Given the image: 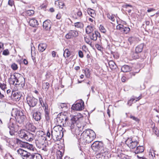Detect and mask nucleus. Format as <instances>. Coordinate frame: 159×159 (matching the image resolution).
I'll use <instances>...</instances> for the list:
<instances>
[{"mask_svg":"<svg viewBox=\"0 0 159 159\" xmlns=\"http://www.w3.org/2000/svg\"><path fill=\"white\" fill-rule=\"evenodd\" d=\"M49 84L48 83H44L43 84L42 88L43 89H44L46 90H47L49 88Z\"/></svg>","mask_w":159,"mask_h":159,"instance_id":"e433bc0d","label":"nucleus"},{"mask_svg":"<svg viewBox=\"0 0 159 159\" xmlns=\"http://www.w3.org/2000/svg\"><path fill=\"white\" fill-rule=\"evenodd\" d=\"M11 68L13 70H15L17 69L18 66L17 64L13 63L11 65Z\"/></svg>","mask_w":159,"mask_h":159,"instance_id":"49530a36","label":"nucleus"},{"mask_svg":"<svg viewBox=\"0 0 159 159\" xmlns=\"http://www.w3.org/2000/svg\"><path fill=\"white\" fill-rule=\"evenodd\" d=\"M89 36L92 40L95 41L97 39V38L100 37V35L98 31H95L89 34Z\"/></svg>","mask_w":159,"mask_h":159,"instance_id":"ddd939ff","label":"nucleus"},{"mask_svg":"<svg viewBox=\"0 0 159 159\" xmlns=\"http://www.w3.org/2000/svg\"><path fill=\"white\" fill-rule=\"evenodd\" d=\"M77 14V16L79 17L82 16V13L80 11H78Z\"/></svg>","mask_w":159,"mask_h":159,"instance_id":"13d9d810","label":"nucleus"},{"mask_svg":"<svg viewBox=\"0 0 159 159\" xmlns=\"http://www.w3.org/2000/svg\"><path fill=\"white\" fill-rule=\"evenodd\" d=\"M84 103L82 100H80L75 104L73 105L71 109L73 110L80 111L84 109Z\"/></svg>","mask_w":159,"mask_h":159,"instance_id":"6e6552de","label":"nucleus"},{"mask_svg":"<svg viewBox=\"0 0 159 159\" xmlns=\"http://www.w3.org/2000/svg\"><path fill=\"white\" fill-rule=\"evenodd\" d=\"M140 70H139L138 71H134V72H133L130 73V74L131 77L132 76H135L136 74L138 73L139 72V71H140Z\"/></svg>","mask_w":159,"mask_h":159,"instance_id":"603ef678","label":"nucleus"},{"mask_svg":"<svg viewBox=\"0 0 159 159\" xmlns=\"http://www.w3.org/2000/svg\"><path fill=\"white\" fill-rule=\"evenodd\" d=\"M47 48V44L45 43H41L38 46V49L40 52H43Z\"/></svg>","mask_w":159,"mask_h":159,"instance_id":"5701e85b","label":"nucleus"},{"mask_svg":"<svg viewBox=\"0 0 159 159\" xmlns=\"http://www.w3.org/2000/svg\"><path fill=\"white\" fill-rule=\"evenodd\" d=\"M64 5V3L62 2H59V8H62Z\"/></svg>","mask_w":159,"mask_h":159,"instance_id":"6e6d98bb","label":"nucleus"},{"mask_svg":"<svg viewBox=\"0 0 159 159\" xmlns=\"http://www.w3.org/2000/svg\"><path fill=\"white\" fill-rule=\"evenodd\" d=\"M155 151L153 149H151L149 153V157L151 159H153V157L155 156Z\"/></svg>","mask_w":159,"mask_h":159,"instance_id":"72a5a7b5","label":"nucleus"},{"mask_svg":"<svg viewBox=\"0 0 159 159\" xmlns=\"http://www.w3.org/2000/svg\"><path fill=\"white\" fill-rule=\"evenodd\" d=\"M99 142L98 141L94 142L91 145V148L94 151H97L100 148Z\"/></svg>","mask_w":159,"mask_h":159,"instance_id":"f3484780","label":"nucleus"},{"mask_svg":"<svg viewBox=\"0 0 159 159\" xmlns=\"http://www.w3.org/2000/svg\"><path fill=\"white\" fill-rule=\"evenodd\" d=\"M139 52H135L133 53L132 55V57H134V59H137L139 58V56L138 55Z\"/></svg>","mask_w":159,"mask_h":159,"instance_id":"09e8293b","label":"nucleus"},{"mask_svg":"<svg viewBox=\"0 0 159 159\" xmlns=\"http://www.w3.org/2000/svg\"><path fill=\"white\" fill-rule=\"evenodd\" d=\"M107 17L112 21H114L115 20V18L114 16L108 13L107 14Z\"/></svg>","mask_w":159,"mask_h":159,"instance_id":"79ce46f5","label":"nucleus"},{"mask_svg":"<svg viewBox=\"0 0 159 159\" xmlns=\"http://www.w3.org/2000/svg\"><path fill=\"white\" fill-rule=\"evenodd\" d=\"M135 40V38L133 37H129L128 39V41L130 42L131 44L134 42Z\"/></svg>","mask_w":159,"mask_h":159,"instance_id":"c03bdc74","label":"nucleus"},{"mask_svg":"<svg viewBox=\"0 0 159 159\" xmlns=\"http://www.w3.org/2000/svg\"><path fill=\"white\" fill-rule=\"evenodd\" d=\"M23 62H24V63L25 64V65H27L28 63V61H27V60L25 59H24V60H23Z\"/></svg>","mask_w":159,"mask_h":159,"instance_id":"774afa93","label":"nucleus"},{"mask_svg":"<svg viewBox=\"0 0 159 159\" xmlns=\"http://www.w3.org/2000/svg\"><path fill=\"white\" fill-rule=\"evenodd\" d=\"M51 25L49 20H46L43 22V26L46 30H48L51 28Z\"/></svg>","mask_w":159,"mask_h":159,"instance_id":"412c9836","label":"nucleus"},{"mask_svg":"<svg viewBox=\"0 0 159 159\" xmlns=\"http://www.w3.org/2000/svg\"><path fill=\"white\" fill-rule=\"evenodd\" d=\"M34 135L33 134L30 132H26V134L25 137V139L27 141H31L34 139Z\"/></svg>","mask_w":159,"mask_h":159,"instance_id":"dca6fc26","label":"nucleus"},{"mask_svg":"<svg viewBox=\"0 0 159 159\" xmlns=\"http://www.w3.org/2000/svg\"><path fill=\"white\" fill-rule=\"evenodd\" d=\"M9 129V133L11 135H14L15 133L17 132L18 126L15 124L10 121L7 125Z\"/></svg>","mask_w":159,"mask_h":159,"instance_id":"423d86ee","label":"nucleus"},{"mask_svg":"<svg viewBox=\"0 0 159 159\" xmlns=\"http://www.w3.org/2000/svg\"><path fill=\"white\" fill-rule=\"evenodd\" d=\"M59 107H60L61 108H63L66 107V105L65 103H59L58 104Z\"/></svg>","mask_w":159,"mask_h":159,"instance_id":"8fccbe9b","label":"nucleus"},{"mask_svg":"<svg viewBox=\"0 0 159 159\" xmlns=\"http://www.w3.org/2000/svg\"><path fill=\"white\" fill-rule=\"evenodd\" d=\"M0 88L3 91L4 93H5V90L7 89L6 85L4 83L0 82Z\"/></svg>","mask_w":159,"mask_h":159,"instance_id":"c9c22d12","label":"nucleus"},{"mask_svg":"<svg viewBox=\"0 0 159 159\" xmlns=\"http://www.w3.org/2000/svg\"><path fill=\"white\" fill-rule=\"evenodd\" d=\"M27 102L30 107H35L38 102V100L32 96H28L26 98Z\"/></svg>","mask_w":159,"mask_h":159,"instance_id":"1a4fd4ad","label":"nucleus"},{"mask_svg":"<svg viewBox=\"0 0 159 159\" xmlns=\"http://www.w3.org/2000/svg\"><path fill=\"white\" fill-rule=\"evenodd\" d=\"M39 102L43 107H44L45 109H48V106L47 104L44 102L42 98H39Z\"/></svg>","mask_w":159,"mask_h":159,"instance_id":"c756f323","label":"nucleus"},{"mask_svg":"<svg viewBox=\"0 0 159 159\" xmlns=\"http://www.w3.org/2000/svg\"><path fill=\"white\" fill-rule=\"evenodd\" d=\"M87 12L88 14L92 17L94 18L96 16V13L95 11L93 9H88Z\"/></svg>","mask_w":159,"mask_h":159,"instance_id":"cd10ccee","label":"nucleus"},{"mask_svg":"<svg viewBox=\"0 0 159 159\" xmlns=\"http://www.w3.org/2000/svg\"><path fill=\"white\" fill-rule=\"evenodd\" d=\"M9 52L8 50L7 49L4 50L2 52V54L5 56H7L9 55Z\"/></svg>","mask_w":159,"mask_h":159,"instance_id":"de8ad7c7","label":"nucleus"},{"mask_svg":"<svg viewBox=\"0 0 159 159\" xmlns=\"http://www.w3.org/2000/svg\"><path fill=\"white\" fill-rule=\"evenodd\" d=\"M16 143L17 144H19L21 143V141H20V140H19L18 139H16Z\"/></svg>","mask_w":159,"mask_h":159,"instance_id":"bf43d9fd","label":"nucleus"},{"mask_svg":"<svg viewBox=\"0 0 159 159\" xmlns=\"http://www.w3.org/2000/svg\"><path fill=\"white\" fill-rule=\"evenodd\" d=\"M141 98V96H139L138 97H133V98H131L128 101L127 104L129 106H131L134 100H135V101L137 102Z\"/></svg>","mask_w":159,"mask_h":159,"instance_id":"4be33fe9","label":"nucleus"},{"mask_svg":"<svg viewBox=\"0 0 159 159\" xmlns=\"http://www.w3.org/2000/svg\"><path fill=\"white\" fill-rule=\"evenodd\" d=\"M17 152L18 154L23 157V159H28L29 157L32 155L30 153L20 148L17 150Z\"/></svg>","mask_w":159,"mask_h":159,"instance_id":"9b49d317","label":"nucleus"},{"mask_svg":"<svg viewBox=\"0 0 159 159\" xmlns=\"http://www.w3.org/2000/svg\"><path fill=\"white\" fill-rule=\"evenodd\" d=\"M8 3L9 5L12 6L13 4V2L11 0H9L8 2Z\"/></svg>","mask_w":159,"mask_h":159,"instance_id":"4d7b16f0","label":"nucleus"},{"mask_svg":"<svg viewBox=\"0 0 159 159\" xmlns=\"http://www.w3.org/2000/svg\"><path fill=\"white\" fill-rule=\"evenodd\" d=\"M44 133L42 131L37 132V134H38V139L36 141V143L38 144V147H39L42 150L44 151H47L48 149L46 148V143H45L46 139Z\"/></svg>","mask_w":159,"mask_h":159,"instance_id":"f03ea898","label":"nucleus"},{"mask_svg":"<svg viewBox=\"0 0 159 159\" xmlns=\"http://www.w3.org/2000/svg\"><path fill=\"white\" fill-rule=\"evenodd\" d=\"M84 73L85 74V76L88 78H89L90 77V71L89 69H87L85 70L84 71Z\"/></svg>","mask_w":159,"mask_h":159,"instance_id":"58836bf2","label":"nucleus"},{"mask_svg":"<svg viewBox=\"0 0 159 159\" xmlns=\"http://www.w3.org/2000/svg\"><path fill=\"white\" fill-rule=\"evenodd\" d=\"M79 56L81 58H83L84 57L83 53L82 51L80 50L78 52Z\"/></svg>","mask_w":159,"mask_h":159,"instance_id":"5fc2aeb1","label":"nucleus"},{"mask_svg":"<svg viewBox=\"0 0 159 159\" xmlns=\"http://www.w3.org/2000/svg\"><path fill=\"white\" fill-rule=\"evenodd\" d=\"M85 41L86 43L88 44H90V41H89V39L87 38H85Z\"/></svg>","mask_w":159,"mask_h":159,"instance_id":"e2e57ef3","label":"nucleus"},{"mask_svg":"<svg viewBox=\"0 0 159 159\" xmlns=\"http://www.w3.org/2000/svg\"><path fill=\"white\" fill-rule=\"evenodd\" d=\"M57 158H62V157L63 156V154L62 152L61 151H58L57 152Z\"/></svg>","mask_w":159,"mask_h":159,"instance_id":"a18cd8bd","label":"nucleus"},{"mask_svg":"<svg viewBox=\"0 0 159 159\" xmlns=\"http://www.w3.org/2000/svg\"><path fill=\"white\" fill-rule=\"evenodd\" d=\"M144 151V148L143 146H139L136 148L135 151V153L136 154H138L139 153H142Z\"/></svg>","mask_w":159,"mask_h":159,"instance_id":"bb28decb","label":"nucleus"},{"mask_svg":"<svg viewBox=\"0 0 159 159\" xmlns=\"http://www.w3.org/2000/svg\"><path fill=\"white\" fill-rule=\"evenodd\" d=\"M10 84L13 85H19L21 83H25V79L23 76L18 73H15L10 75L9 79Z\"/></svg>","mask_w":159,"mask_h":159,"instance_id":"7ed1b4c3","label":"nucleus"},{"mask_svg":"<svg viewBox=\"0 0 159 159\" xmlns=\"http://www.w3.org/2000/svg\"><path fill=\"white\" fill-rule=\"evenodd\" d=\"M155 10V9L153 8H150L147 10V11L148 12L152 11Z\"/></svg>","mask_w":159,"mask_h":159,"instance_id":"680f3d73","label":"nucleus"},{"mask_svg":"<svg viewBox=\"0 0 159 159\" xmlns=\"http://www.w3.org/2000/svg\"><path fill=\"white\" fill-rule=\"evenodd\" d=\"M116 27L117 30H120L121 33L124 34H127L130 31L129 27L120 24L117 25Z\"/></svg>","mask_w":159,"mask_h":159,"instance_id":"9d476101","label":"nucleus"},{"mask_svg":"<svg viewBox=\"0 0 159 159\" xmlns=\"http://www.w3.org/2000/svg\"><path fill=\"white\" fill-rule=\"evenodd\" d=\"M62 128L61 126H56L54 128V130L51 131V136L53 138H56L57 140V138H59L61 134V131H62Z\"/></svg>","mask_w":159,"mask_h":159,"instance_id":"39448f33","label":"nucleus"},{"mask_svg":"<svg viewBox=\"0 0 159 159\" xmlns=\"http://www.w3.org/2000/svg\"><path fill=\"white\" fill-rule=\"evenodd\" d=\"M52 55L53 57H54L56 56V52L55 51L52 52Z\"/></svg>","mask_w":159,"mask_h":159,"instance_id":"052dcab7","label":"nucleus"},{"mask_svg":"<svg viewBox=\"0 0 159 159\" xmlns=\"http://www.w3.org/2000/svg\"><path fill=\"white\" fill-rule=\"evenodd\" d=\"M70 53L68 49H66L64 52L63 56L65 58L68 57L70 55Z\"/></svg>","mask_w":159,"mask_h":159,"instance_id":"473e14b6","label":"nucleus"},{"mask_svg":"<svg viewBox=\"0 0 159 159\" xmlns=\"http://www.w3.org/2000/svg\"><path fill=\"white\" fill-rule=\"evenodd\" d=\"M82 116L80 114H78L77 115L74 116H70V119L68 120L67 118L64 116L63 114L60 113L57 116V119H63V117H64L66 123L67 122V125L69 126L71 129L72 132L75 134V130L77 129L76 124L78 121L80 119L82 118Z\"/></svg>","mask_w":159,"mask_h":159,"instance_id":"f257e3e1","label":"nucleus"},{"mask_svg":"<svg viewBox=\"0 0 159 159\" xmlns=\"http://www.w3.org/2000/svg\"><path fill=\"white\" fill-rule=\"evenodd\" d=\"M83 134H85L89 137H91L92 136L93 138L95 139L96 138V134L92 130L88 129L86 130L83 133Z\"/></svg>","mask_w":159,"mask_h":159,"instance_id":"4468645a","label":"nucleus"},{"mask_svg":"<svg viewBox=\"0 0 159 159\" xmlns=\"http://www.w3.org/2000/svg\"><path fill=\"white\" fill-rule=\"evenodd\" d=\"M86 32L87 34H90L93 31V27L92 25L88 26L86 29Z\"/></svg>","mask_w":159,"mask_h":159,"instance_id":"c85d7f7f","label":"nucleus"},{"mask_svg":"<svg viewBox=\"0 0 159 159\" xmlns=\"http://www.w3.org/2000/svg\"><path fill=\"white\" fill-rule=\"evenodd\" d=\"M29 23L30 26L33 27H36L39 24L37 20L34 18L30 19L29 20Z\"/></svg>","mask_w":159,"mask_h":159,"instance_id":"aec40b11","label":"nucleus"},{"mask_svg":"<svg viewBox=\"0 0 159 159\" xmlns=\"http://www.w3.org/2000/svg\"><path fill=\"white\" fill-rule=\"evenodd\" d=\"M14 96L16 98L18 99L19 98V95H18L17 93V94H16V93H15L13 94Z\"/></svg>","mask_w":159,"mask_h":159,"instance_id":"69168bd1","label":"nucleus"},{"mask_svg":"<svg viewBox=\"0 0 159 159\" xmlns=\"http://www.w3.org/2000/svg\"><path fill=\"white\" fill-rule=\"evenodd\" d=\"M122 7L123 8H127L128 7H133V6L131 5L126 4L125 5H123L122 6Z\"/></svg>","mask_w":159,"mask_h":159,"instance_id":"864d4df0","label":"nucleus"},{"mask_svg":"<svg viewBox=\"0 0 159 159\" xmlns=\"http://www.w3.org/2000/svg\"><path fill=\"white\" fill-rule=\"evenodd\" d=\"M25 127L28 130L32 132H34L36 129L35 127L34 126L33 123L29 121L26 123Z\"/></svg>","mask_w":159,"mask_h":159,"instance_id":"2eb2a0df","label":"nucleus"},{"mask_svg":"<svg viewBox=\"0 0 159 159\" xmlns=\"http://www.w3.org/2000/svg\"><path fill=\"white\" fill-rule=\"evenodd\" d=\"M78 32L75 30H70L67 34L66 36V39H69L77 37L78 35Z\"/></svg>","mask_w":159,"mask_h":159,"instance_id":"f8f14e48","label":"nucleus"},{"mask_svg":"<svg viewBox=\"0 0 159 159\" xmlns=\"http://www.w3.org/2000/svg\"><path fill=\"white\" fill-rule=\"evenodd\" d=\"M47 110L45 109V119L48 121L49 120V113L47 111Z\"/></svg>","mask_w":159,"mask_h":159,"instance_id":"ea45409f","label":"nucleus"},{"mask_svg":"<svg viewBox=\"0 0 159 159\" xmlns=\"http://www.w3.org/2000/svg\"><path fill=\"white\" fill-rule=\"evenodd\" d=\"M126 80V78L125 76H123L121 78V81L122 82H125Z\"/></svg>","mask_w":159,"mask_h":159,"instance_id":"0e129e2a","label":"nucleus"},{"mask_svg":"<svg viewBox=\"0 0 159 159\" xmlns=\"http://www.w3.org/2000/svg\"><path fill=\"white\" fill-rule=\"evenodd\" d=\"M33 118L37 121L40 120L41 119V115L40 112L36 111L33 113Z\"/></svg>","mask_w":159,"mask_h":159,"instance_id":"a211bd4d","label":"nucleus"},{"mask_svg":"<svg viewBox=\"0 0 159 159\" xmlns=\"http://www.w3.org/2000/svg\"><path fill=\"white\" fill-rule=\"evenodd\" d=\"M28 159H43V158L41 155L37 153L32 155Z\"/></svg>","mask_w":159,"mask_h":159,"instance_id":"b1692460","label":"nucleus"},{"mask_svg":"<svg viewBox=\"0 0 159 159\" xmlns=\"http://www.w3.org/2000/svg\"><path fill=\"white\" fill-rule=\"evenodd\" d=\"M129 117L131 119L134 120L135 121L138 123H139V120L137 118L132 115H130Z\"/></svg>","mask_w":159,"mask_h":159,"instance_id":"a19ab883","label":"nucleus"},{"mask_svg":"<svg viewBox=\"0 0 159 159\" xmlns=\"http://www.w3.org/2000/svg\"><path fill=\"white\" fill-rule=\"evenodd\" d=\"M82 135L83 136V139L84 141L86 143H89L93 140L95 139H94L91 136V137H89V136L85 135V134H83Z\"/></svg>","mask_w":159,"mask_h":159,"instance_id":"6ab92c4d","label":"nucleus"},{"mask_svg":"<svg viewBox=\"0 0 159 159\" xmlns=\"http://www.w3.org/2000/svg\"><path fill=\"white\" fill-rule=\"evenodd\" d=\"M131 68L128 65H125L123 66L121 68V70L124 72H126L130 71Z\"/></svg>","mask_w":159,"mask_h":159,"instance_id":"393cba45","label":"nucleus"},{"mask_svg":"<svg viewBox=\"0 0 159 159\" xmlns=\"http://www.w3.org/2000/svg\"><path fill=\"white\" fill-rule=\"evenodd\" d=\"M125 143L130 148L133 149L137 146L138 142L133 138H129L126 140Z\"/></svg>","mask_w":159,"mask_h":159,"instance_id":"0eeeda50","label":"nucleus"},{"mask_svg":"<svg viewBox=\"0 0 159 159\" xmlns=\"http://www.w3.org/2000/svg\"><path fill=\"white\" fill-rule=\"evenodd\" d=\"M99 29L103 33H105L106 31V30L104 27L102 25H100L99 27Z\"/></svg>","mask_w":159,"mask_h":159,"instance_id":"37998d69","label":"nucleus"},{"mask_svg":"<svg viewBox=\"0 0 159 159\" xmlns=\"http://www.w3.org/2000/svg\"><path fill=\"white\" fill-rule=\"evenodd\" d=\"M26 132L25 130H21L18 133V136L21 139H24L26 134Z\"/></svg>","mask_w":159,"mask_h":159,"instance_id":"a878e982","label":"nucleus"},{"mask_svg":"<svg viewBox=\"0 0 159 159\" xmlns=\"http://www.w3.org/2000/svg\"><path fill=\"white\" fill-rule=\"evenodd\" d=\"M12 116L15 117V119L20 123L23 122L25 118V116L23 112L19 111L17 109H13L11 112Z\"/></svg>","mask_w":159,"mask_h":159,"instance_id":"20e7f679","label":"nucleus"},{"mask_svg":"<svg viewBox=\"0 0 159 159\" xmlns=\"http://www.w3.org/2000/svg\"><path fill=\"white\" fill-rule=\"evenodd\" d=\"M143 45L141 44L135 48V52H141L143 49Z\"/></svg>","mask_w":159,"mask_h":159,"instance_id":"7c9ffc66","label":"nucleus"},{"mask_svg":"<svg viewBox=\"0 0 159 159\" xmlns=\"http://www.w3.org/2000/svg\"><path fill=\"white\" fill-rule=\"evenodd\" d=\"M74 26L77 28H82L83 27V24L80 22H77L74 23Z\"/></svg>","mask_w":159,"mask_h":159,"instance_id":"f704fd0d","label":"nucleus"},{"mask_svg":"<svg viewBox=\"0 0 159 159\" xmlns=\"http://www.w3.org/2000/svg\"><path fill=\"white\" fill-rule=\"evenodd\" d=\"M34 11L32 10H28L27 11V14L29 16H31L34 14Z\"/></svg>","mask_w":159,"mask_h":159,"instance_id":"3c124183","label":"nucleus"},{"mask_svg":"<svg viewBox=\"0 0 159 159\" xmlns=\"http://www.w3.org/2000/svg\"><path fill=\"white\" fill-rule=\"evenodd\" d=\"M108 65L110 68L111 70L114 69L116 68L115 63L112 60L108 62Z\"/></svg>","mask_w":159,"mask_h":159,"instance_id":"2f4dec72","label":"nucleus"},{"mask_svg":"<svg viewBox=\"0 0 159 159\" xmlns=\"http://www.w3.org/2000/svg\"><path fill=\"white\" fill-rule=\"evenodd\" d=\"M23 147H26L28 149L30 150H32L33 148V146L32 145L28 143L25 144H21Z\"/></svg>","mask_w":159,"mask_h":159,"instance_id":"4c0bfd02","label":"nucleus"},{"mask_svg":"<svg viewBox=\"0 0 159 159\" xmlns=\"http://www.w3.org/2000/svg\"><path fill=\"white\" fill-rule=\"evenodd\" d=\"M96 48H97V49L98 50H101V47L100 46H99V45L98 44H97L96 46Z\"/></svg>","mask_w":159,"mask_h":159,"instance_id":"338daca9","label":"nucleus"}]
</instances>
